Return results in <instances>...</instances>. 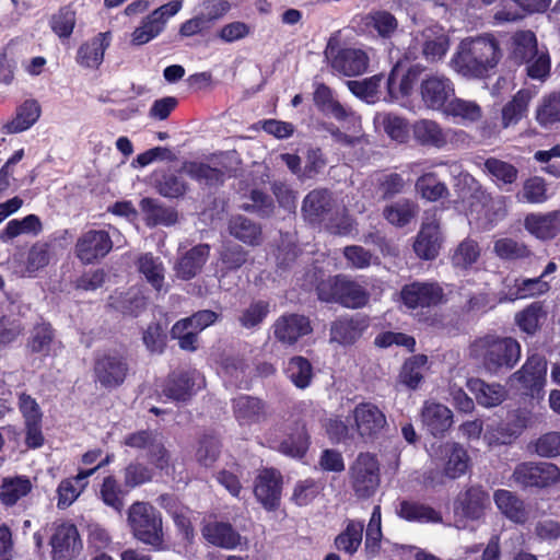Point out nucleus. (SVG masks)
<instances>
[{
  "label": "nucleus",
  "mask_w": 560,
  "mask_h": 560,
  "mask_svg": "<svg viewBox=\"0 0 560 560\" xmlns=\"http://www.w3.org/2000/svg\"><path fill=\"white\" fill-rule=\"evenodd\" d=\"M540 48L536 35L532 31H518L512 36V58L523 62L533 57Z\"/></svg>",
  "instance_id": "5fc2aeb1"
},
{
  "label": "nucleus",
  "mask_w": 560,
  "mask_h": 560,
  "mask_svg": "<svg viewBox=\"0 0 560 560\" xmlns=\"http://www.w3.org/2000/svg\"><path fill=\"white\" fill-rule=\"evenodd\" d=\"M365 25L384 38L390 37L398 27L396 18L387 11L372 12L365 18Z\"/></svg>",
  "instance_id": "69168bd1"
},
{
  "label": "nucleus",
  "mask_w": 560,
  "mask_h": 560,
  "mask_svg": "<svg viewBox=\"0 0 560 560\" xmlns=\"http://www.w3.org/2000/svg\"><path fill=\"white\" fill-rule=\"evenodd\" d=\"M49 545L52 560H78L83 549L77 526L69 522L54 526Z\"/></svg>",
  "instance_id": "f8f14e48"
},
{
  "label": "nucleus",
  "mask_w": 560,
  "mask_h": 560,
  "mask_svg": "<svg viewBox=\"0 0 560 560\" xmlns=\"http://www.w3.org/2000/svg\"><path fill=\"white\" fill-rule=\"evenodd\" d=\"M127 373V361L117 350L104 351L95 359L94 374L102 387L115 388L121 385Z\"/></svg>",
  "instance_id": "4468645a"
},
{
  "label": "nucleus",
  "mask_w": 560,
  "mask_h": 560,
  "mask_svg": "<svg viewBox=\"0 0 560 560\" xmlns=\"http://www.w3.org/2000/svg\"><path fill=\"white\" fill-rule=\"evenodd\" d=\"M480 257V247L478 243L471 238H465L455 248L452 255L453 266L460 269H468Z\"/></svg>",
  "instance_id": "13d9d810"
},
{
  "label": "nucleus",
  "mask_w": 560,
  "mask_h": 560,
  "mask_svg": "<svg viewBox=\"0 0 560 560\" xmlns=\"http://www.w3.org/2000/svg\"><path fill=\"white\" fill-rule=\"evenodd\" d=\"M501 57V49L494 36L483 34L464 38L451 59V66L463 77L481 79L498 66Z\"/></svg>",
  "instance_id": "f257e3e1"
},
{
  "label": "nucleus",
  "mask_w": 560,
  "mask_h": 560,
  "mask_svg": "<svg viewBox=\"0 0 560 560\" xmlns=\"http://www.w3.org/2000/svg\"><path fill=\"white\" fill-rule=\"evenodd\" d=\"M269 312L270 305L267 301H254L241 312L238 322L243 328H256L262 324Z\"/></svg>",
  "instance_id": "e2e57ef3"
},
{
  "label": "nucleus",
  "mask_w": 560,
  "mask_h": 560,
  "mask_svg": "<svg viewBox=\"0 0 560 560\" xmlns=\"http://www.w3.org/2000/svg\"><path fill=\"white\" fill-rule=\"evenodd\" d=\"M513 424L509 434H502L501 438L494 436L493 432L489 431L483 434V441L489 446L504 445L512 442L529 423L530 413L524 410H517L513 413Z\"/></svg>",
  "instance_id": "4d7b16f0"
},
{
  "label": "nucleus",
  "mask_w": 560,
  "mask_h": 560,
  "mask_svg": "<svg viewBox=\"0 0 560 560\" xmlns=\"http://www.w3.org/2000/svg\"><path fill=\"white\" fill-rule=\"evenodd\" d=\"M210 247L200 244L187 252L176 264V276L184 280L194 278L202 268L209 257Z\"/></svg>",
  "instance_id": "4c0bfd02"
},
{
  "label": "nucleus",
  "mask_w": 560,
  "mask_h": 560,
  "mask_svg": "<svg viewBox=\"0 0 560 560\" xmlns=\"http://www.w3.org/2000/svg\"><path fill=\"white\" fill-rule=\"evenodd\" d=\"M325 57L334 71L346 75L355 77L364 73L369 67L368 52L358 47H338L335 38H330L325 48Z\"/></svg>",
  "instance_id": "6e6552de"
},
{
  "label": "nucleus",
  "mask_w": 560,
  "mask_h": 560,
  "mask_svg": "<svg viewBox=\"0 0 560 560\" xmlns=\"http://www.w3.org/2000/svg\"><path fill=\"white\" fill-rule=\"evenodd\" d=\"M182 171L190 178L206 185H214L222 182L223 173L201 162H185Z\"/></svg>",
  "instance_id": "6e6d98bb"
},
{
  "label": "nucleus",
  "mask_w": 560,
  "mask_h": 560,
  "mask_svg": "<svg viewBox=\"0 0 560 560\" xmlns=\"http://www.w3.org/2000/svg\"><path fill=\"white\" fill-rule=\"evenodd\" d=\"M141 209L147 214L149 224L171 225L176 222V213L171 208L162 207L156 200L144 198L141 201Z\"/></svg>",
  "instance_id": "680f3d73"
},
{
  "label": "nucleus",
  "mask_w": 560,
  "mask_h": 560,
  "mask_svg": "<svg viewBox=\"0 0 560 560\" xmlns=\"http://www.w3.org/2000/svg\"><path fill=\"white\" fill-rule=\"evenodd\" d=\"M229 231L232 236L247 245H258L261 237L260 228L243 215L230 220Z\"/></svg>",
  "instance_id": "3c124183"
},
{
  "label": "nucleus",
  "mask_w": 560,
  "mask_h": 560,
  "mask_svg": "<svg viewBox=\"0 0 560 560\" xmlns=\"http://www.w3.org/2000/svg\"><path fill=\"white\" fill-rule=\"evenodd\" d=\"M509 291L499 298V302L515 301L518 299L534 298L546 293L550 285L542 277L537 278H517L513 280V284L505 282Z\"/></svg>",
  "instance_id": "473e14b6"
},
{
  "label": "nucleus",
  "mask_w": 560,
  "mask_h": 560,
  "mask_svg": "<svg viewBox=\"0 0 560 560\" xmlns=\"http://www.w3.org/2000/svg\"><path fill=\"white\" fill-rule=\"evenodd\" d=\"M332 207V198L326 189H315L306 195L302 205L304 218L310 223H319L324 215L330 211Z\"/></svg>",
  "instance_id": "f704fd0d"
},
{
  "label": "nucleus",
  "mask_w": 560,
  "mask_h": 560,
  "mask_svg": "<svg viewBox=\"0 0 560 560\" xmlns=\"http://www.w3.org/2000/svg\"><path fill=\"white\" fill-rule=\"evenodd\" d=\"M96 471V468L81 469L74 478L65 479L58 486V508L70 506L88 486V478Z\"/></svg>",
  "instance_id": "e433bc0d"
},
{
  "label": "nucleus",
  "mask_w": 560,
  "mask_h": 560,
  "mask_svg": "<svg viewBox=\"0 0 560 560\" xmlns=\"http://www.w3.org/2000/svg\"><path fill=\"white\" fill-rule=\"evenodd\" d=\"M532 94L527 90H520L514 97L506 103L501 112V125L506 129L516 125L527 113Z\"/></svg>",
  "instance_id": "a18cd8bd"
},
{
  "label": "nucleus",
  "mask_w": 560,
  "mask_h": 560,
  "mask_svg": "<svg viewBox=\"0 0 560 560\" xmlns=\"http://www.w3.org/2000/svg\"><path fill=\"white\" fill-rule=\"evenodd\" d=\"M428 370V358L424 354H418L405 361L399 373L401 384L410 389L419 387Z\"/></svg>",
  "instance_id": "de8ad7c7"
},
{
  "label": "nucleus",
  "mask_w": 560,
  "mask_h": 560,
  "mask_svg": "<svg viewBox=\"0 0 560 560\" xmlns=\"http://www.w3.org/2000/svg\"><path fill=\"white\" fill-rule=\"evenodd\" d=\"M272 447L287 456L301 458L308 447V436L305 429L301 428L278 445H272Z\"/></svg>",
  "instance_id": "338daca9"
},
{
  "label": "nucleus",
  "mask_w": 560,
  "mask_h": 560,
  "mask_svg": "<svg viewBox=\"0 0 560 560\" xmlns=\"http://www.w3.org/2000/svg\"><path fill=\"white\" fill-rule=\"evenodd\" d=\"M126 494L127 490L122 489L114 477L104 478L100 490V497L104 504L120 513L125 505Z\"/></svg>",
  "instance_id": "052dcab7"
},
{
  "label": "nucleus",
  "mask_w": 560,
  "mask_h": 560,
  "mask_svg": "<svg viewBox=\"0 0 560 560\" xmlns=\"http://www.w3.org/2000/svg\"><path fill=\"white\" fill-rule=\"evenodd\" d=\"M128 524L133 536L155 549L163 545V527L160 513L149 503L135 502L128 510Z\"/></svg>",
  "instance_id": "39448f33"
},
{
  "label": "nucleus",
  "mask_w": 560,
  "mask_h": 560,
  "mask_svg": "<svg viewBox=\"0 0 560 560\" xmlns=\"http://www.w3.org/2000/svg\"><path fill=\"white\" fill-rule=\"evenodd\" d=\"M415 140L425 147L442 149L448 143H464L468 136L463 130L444 129L431 119H419L412 125Z\"/></svg>",
  "instance_id": "9b49d317"
},
{
  "label": "nucleus",
  "mask_w": 560,
  "mask_h": 560,
  "mask_svg": "<svg viewBox=\"0 0 560 560\" xmlns=\"http://www.w3.org/2000/svg\"><path fill=\"white\" fill-rule=\"evenodd\" d=\"M42 115V106L34 98L25 100L14 113V116L1 127L4 135L20 133L32 128Z\"/></svg>",
  "instance_id": "c85d7f7f"
},
{
  "label": "nucleus",
  "mask_w": 560,
  "mask_h": 560,
  "mask_svg": "<svg viewBox=\"0 0 560 560\" xmlns=\"http://www.w3.org/2000/svg\"><path fill=\"white\" fill-rule=\"evenodd\" d=\"M352 428L363 439L376 436L386 425V417L374 404L361 402L352 411Z\"/></svg>",
  "instance_id": "aec40b11"
},
{
  "label": "nucleus",
  "mask_w": 560,
  "mask_h": 560,
  "mask_svg": "<svg viewBox=\"0 0 560 560\" xmlns=\"http://www.w3.org/2000/svg\"><path fill=\"white\" fill-rule=\"evenodd\" d=\"M351 486L357 497L370 498L380 486V465L369 453L360 454L350 467Z\"/></svg>",
  "instance_id": "1a4fd4ad"
},
{
  "label": "nucleus",
  "mask_w": 560,
  "mask_h": 560,
  "mask_svg": "<svg viewBox=\"0 0 560 560\" xmlns=\"http://www.w3.org/2000/svg\"><path fill=\"white\" fill-rule=\"evenodd\" d=\"M314 101L324 113L331 115L339 121H345L348 129L352 130V135H347L337 128H329L328 130L337 143L353 147L364 141L365 136L362 131L360 117L336 101L328 86L318 84L314 93Z\"/></svg>",
  "instance_id": "7ed1b4c3"
},
{
  "label": "nucleus",
  "mask_w": 560,
  "mask_h": 560,
  "mask_svg": "<svg viewBox=\"0 0 560 560\" xmlns=\"http://www.w3.org/2000/svg\"><path fill=\"white\" fill-rule=\"evenodd\" d=\"M113 248V241L104 230H89L75 243V256L83 264H94L104 258Z\"/></svg>",
  "instance_id": "a211bd4d"
},
{
  "label": "nucleus",
  "mask_w": 560,
  "mask_h": 560,
  "mask_svg": "<svg viewBox=\"0 0 560 560\" xmlns=\"http://www.w3.org/2000/svg\"><path fill=\"white\" fill-rule=\"evenodd\" d=\"M28 347L32 352L48 357L56 355L61 346L55 339L50 325L43 323L34 327Z\"/></svg>",
  "instance_id": "ea45409f"
},
{
  "label": "nucleus",
  "mask_w": 560,
  "mask_h": 560,
  "mask_svg": "<svg viewBox=\"0 0 560 560\" xmlns=\"http://www.w3.org/2000/svg\"><path fill=\"white\" fill-rule=\"evenodd\" d=\"M112 42L109 32L98 33L84 42L77 51V62L88 69H97L103 60L106 49Z\"/></svg>",
  "instance_id": "cd10ccee"
},
{
  "label": "nucleus",
  "mask_w": 560,
  "mask_h": 560,
  "mask_svg": "<svg viewBox=\"0 0 560 560\" xmlns=\"http://www.w3.org/2000/svg\"><path fill=\"white\" fill-rule=\"evenodd\" d=\"M183 8V0H173L156 8L131 34V43L141 46L158 37L165 28L167 21Z\"/></svg>",
  "instance_id": "9d476101"
},
{
  "label": "nucleus",
  "mask_w": 560,
  "mask_h": 560,
  "mask_svg": "<svg viewBox=\"0 0 560 560\" xmlns=\"http://www.w3.org/2000/svg\"><path fill=\"white\" fill-rule=\"evenodd\" d=\"M422 427L433 436H443L453 424L452 410L435 400H425L420 409Z\"/></svg>",
  "instance_id": "4be33fe9"
},
{
  "label": "nucleus",
  "mask_w": 560,
  "mask_h": 560,
  "mask_svg": "<svg viewBox=\"0 0 560 560\" xmlns=\"http://www.w3.org/2000/svg\"><path fill=\"white\" fill-rule=\"evenodd\" d=\"M233 409L236 420L241 425H247L259 421L264 413V406L257 398L240 396L234 399Z\"/></svg>",
  "instance_id": "09e8293b"
},
{
  "label": "nucleus",
  "mask_w": 560,
  "mask_h": 560,
  "mask_svg": "<svg viewBox=\"0 0 560 560\" xmlns=\"http://www.w3.org/2000/svg\"><path fill=\"white\" fill-rule=\"evenodd\" d=\"M430 457L432 459H445L443 474L451 479H457L464 476L470 466V458L467 451L456 442L433 444L431 446Z\"/></svg>",
  "instance_id": "dca6fc26"
},
{
  "label": "nucleus",
  "mask_w": 560,
  "mask_h": 560,
  "mask_svg": "<svg viewBox=\"0 0 560 560\" xmlns=\"http://www.w3.org/2000/svg\"><path fill=\"white\" fill-rule=\"evenodd\" d=\"M513 479L522 487L548 488L560 482V468L547 462L521 463L514 469Z\"/></svg>",
  "instance_id": "ddd939ff"
},
{
  "label": "nucleus",
  "mask_w": 560,
  "mask_h": 560,
  "mask_svg": "<svg viewBox=\"0 0 560 560\" xmlns=\"http://www.w3.org/2000/svg\"><path fill=\"white\" fill-rule=\"evenodd\" d=\"M284 372L289 380L301 389L308 387L313 377L311 362L300 355L293 357L288 361Z\"/></svg>",
  "instance_id": "864d4df0"
},
{
  "label": "nucleus",
  "mask_w": 560,
  "mask_h": 560,
  "mask_svg": "<svg viewBox=\"0 0 560 560\" xmlns=\"http://www.w3.org/2000/svg\"><path fill=\"white\" fill-rule=\"evenodd\" d=\"M32 482L27 477H4L0 485V501L5 506H13L19 500L32 491Z\"/></svg>",
  "instance_id": "79ce46f5"
},
{
  "label": "nucleus",
  "mask_w": 560,
  "mask_h": 560,
  "mask_svg": "<svg viewBox=\"0 0 560 560\" xmlns=\"http://www.w3.org/2000/svg\"><path fill=\"white\" fill-rule=\"evenodd\" d=\"M415 40L421 46L422 54L429 61L442 59L448 48L450 38L445 30L438 24H430L415 35Z\"/></svg>",
  "instance_id": "b1692460"
},
{
  "label": "nucleus",
  "mask_w": 560,
  "mask_h": 560,
  "mask_svg": "<svg viewBox=\"0 0 560 560\" xmlns=\"http://www.w3.org/2000/svg\"><path fill=\"white\" fill-rule=\"evenodd\" d=\"M368 326L364 317L339 318L331 324L330 341L343 346L351 345L362 336Z\"/></svg>",
  "instance_id": "2f4dec72"
},
{
  "label": "nucleus",
  "mask_w": 560,
  "mask_h": 560,
  "mask_svg": "<svg viewBox=\"0 0 560 560\" xmlns=\"http://www.w3.org/2000/svg\"><path fill=\"white\" fill-rule=\"evenodd\" d=\"M376 131L383 130L392 140L402 143L408 139L409 128L407 121L392 113H377L373 118Z\"/></svg>",
  "instance_id": "58836bf2"
},
{
  "label": "nucleus",
  "mask_w": 560,
  "mask_h": 560,
  "mask_svg": "<svg viewBox=\"0 0 560 560\" xmlns=\"http://www.w3.org/2000/svg\"><path fill=\"white\" fill-rule=\"evenodd\" d=\"M137 266L147 282L150 283L155 291L161 292L165 280V269L161 259L147 253L139 257Z\"/></svg>",
  "instance_id": "49530a36"
},
{
  "label": "nucleus",
  "mask_w": 560,
  "mask_h": 560,
  "mask_svg": "<svg viewBox=\"0 0 560 560\" xmlns=\"http://www.w3.org/2000/svg\"><path fill=\"white\" fill-rule=\"evenodd\" d=\"M254 493L267 510L278 506L281 494V475L276 469H264L256 478Z\"/></svg>",
  "instance_id": "bb28decb"
},
{
  "label": "nucleus",
  "mask_w": 560,
  "mask_h": 560,
  "mask_svg": "<svg viewBox=\"0 0 560 560\" xmlns=\"http://www.w3.org/2000/svg\"><path fill=\"white\" fill-rule=\"evenodd\" d=\"M441 243L440 220L435 212L427 213L413 249L420 258L431 260L439 255Z\"/></svg>",
  "instance_id": "412c9836"
},
{
  "label": "nucleus",
  "mask_w": 560,
  "mask_h": 560,
  "mask_svg": "<svg viewBox=\"0 0 560 560\" xmlns=\"http://www.w3.org/2000/svg\"><path fill=\"white\" fill-rule=\"evenodd\" d=\"M443 114L467 125L478 121L482 116V109L475 101L458 98L454 95Z\"/></svg>",
  "instance_id": "37998d69"
},
{
  "label": "nucleus",
  "mask_w": 560,
  "mask_h": 560,
  "mask_svg": "<svg viewBox=\"0 0 560 560\" xmlns=\"http://www.w3.org/2000/svg\"><path fill=\"white\" fill-rule=\"evenodd\" d=\"M202 535L210 544L224 549H234L241 544V535L229 523H208Z\"/></svg>",
  "instance_id": "c9c22d12"
},
{
  "label": "nucleus",
  "mask_w": 560,
  "mask_h": 560,
  "mask_svg": "<svg viewBox=\"0 0 560 560\" xmlns=\"http://www.w3.org/2000/svg\"><path fill=\"white\" fill-rule=\"evenodd\" d=\"M525 229L537 238L553 237L560 230V211L532 213L525 218Z\"/></svg>",
  "instance_id": "72a5a7b5"
},
{
  "label": "nucleus",
  "mask_w": 560,
  "mask_h": 560,
  "mask_svg": "<svg viewBox=\"0 0 560 560\" xmlns=\"http://www.w3.org/2000/svg\"><path fill=\"white\" fill-rule=\"evenodd\" d=\"M448 171L454 177L457 188L460 190L468 188L475 191L472 198L476 199V201L470 202L468 212L470 220H475L477 224L483 229L490 228L494 221L490 214V205L492 202L490 196L478 186L476 179L469 173L465 172L459 163H451Z\"/></svg>",
  "instance_id": "0eeeda50"
},
{
  "label": "nucleus",
  "mask_w": 560,
  "mask_h": 560,
  "mask_svg": "<svg viewBox=\"0 0 560 560\" xmlns=\"http://www.w3.org/2000/svg\"><path fill=\"white\" fill-rule=\"evenodd\" d=\"M364 522L359 520H347L345 528L336 537V548L347 555H354L362 545Z\"/></svg>",
  "instance_id": "a19ab883"
},
{
  "label": "nucleus",
  "mask_w": 560,
  "mask_h": 560,
  "mask_svg": "<svg viewBox=\"0 0 560 560\" xmlns=\"http://www.w3.org/2000/svg\"><path fill=\"white\" fill-rule=\"evenodd\" d=\"M422 71L423 68L420 65L411 66L407 70H404L400 65L395 66L387 78L389 100L399 101L409 96Z\"/></svg>",
  "instance_id": "a878e982"
},
{
  "label": "nucleus",
  "mask_w": 560,
  "mask_h": 560,
  "mask_svg": "<svg viewBox=\"0 0 560 560\" xmlns=\"http://www.w3.org/2000/svg\"><path fill=\"white\" fill-rule=\"evenodd\" d=\"M545 317V312L539 303H532L515 316V322L520 329L528 335H533L539 328L540 320Z\"/></svg>",
  "instance_id": "774afa93"
},
{
  "label": "nucleus",
  "mask_w": 560,
  "mask_h": 560,
  "mask_svg": "<svg viewBox=\"0 0 560 560\" xmlns=\"http://www.w3.org/2000/svg\"><path fill=\"white\" fill-rule=\"evenodd\" d=\"M42 230L40 219L36 214H28L23 219L10 220L0 231V240L9 242L20 235H38Z\"/></svg>",
  "instance_id": "c03bdc74"
},
{
  "label": "nucleus",
  "mask_w": 560,
  "mask_h": 560,
  "mask_svg": "<svg viewBox=\"0 0 560 560\" xmlns=\"http://www.w3.org/2000/svg\"><path fill=\"white\" fill-rule=\"evenodd\" d=\"M536 120L545 128L560 122V91L551 92L541 97L536 108Z\"/></svg>",
  "instance_id": "8fccbe9b"
},
{
  "label": "nucleus",
  "mask_w": 560,
  "mask_h": 560,
  "mask_svg": "<svg viewBox=\"0 0 560 560\" xmlns=\"http://www.w3.org/2000/svg\"><path fill=\"white\" fill-rule=\"evenodd\" d=\"M203 385V376L197 370H190L179 374H173L165 385L163 393L172 400L185 401Z\"/></svg>",
  "instance_id": "393cba45"
},
{
  "label": "nucleus",
  "mask_w": 560,
  "mask_h": 560,
  "mask_svg": "<svg viewBox=\"0 0 560 560\" xmlns=\"http://www.w3.org/2000/svg\"><path fill=\"white\" fill-rule=\"evenodd\" d=\"M490 506V497L481 486H469L460 491L454 500V524L458 529H466L470 522L481 520Z\"/></svg>",
  "instance_id": "423d86ee"
},
{
  "label": "nucleus",
  "mask_w": 560,
  "mask_h": 560,
  "mask_svg": "<svg viewBox=\"0 0 560 560\" xmlns=\"http://www.w3.org/2000/svg\"><path fill=\"white\" fill-rule=\"evenodd\" d=\"M466 385L475 396L477 404L485 408L497 407L508 397V390L499 383H486L481 378H469Z\"/></svg>",
  "instance_id": "7c9ffc66"
},
{
  "label": "nucleus",
  "mask_w": 560,
  "mask_h": 560,
  "mask_svg": "<svg viewBox=\"0 0 560 560\" xmlns=\"http://www.w3.org/2000/svg\"><path fill=\"white\" fill-rule=\"evenodd\" d=\"M397 513L409 522L440 523L442 521L441 514L431 506L409 501H402Z\"/></svg>",
  "instance_id": "603ef678"
},
{
  "label": "nucleus",
  "mask_w": 560,
  "mask_h": 560,
  "mask_svg": "<svg viewBox=\"0 0 560 560\" xmlns=\"http://www.w3.org/2000/svg\"><path fill=\"white\" fill-rule=\"evenodd\" d=\"M317 293L322 301L336 302L349 308L363 307L370 300L368 290L346 276H336L322 281L317 287Z\"/></svg>",
  "instance_id": "20e7f679"
},
{
  "label": "nucleus",
  "mask_w": 560,
  "mask_h": 560,
  "mask_svg": "<svg viewBox=\"0 0 560 560\" xmlns=\"http://www.w3.org/2000/svg\"><path fill=\"white\" fill-rule=\"evenodd\" d=\"M404 304L411 310L435 306L443 302V290L436 283L413 282L401 290Z\"/></svg>",
  "instance_id": "5701e85b"
},
{
  "label": "nucleus",
  "mask_w": 560,
  "mask_h": 560,
  "mask_svg": "<svg viewBox=\"0 0 560 560\" xmlns=\"http://www.w3.org/2000/svg\"><path fill=\"white\" fill-rule=\"evenodd\" d=\"M483 170L498 185L514 183L518 173L514 165L495 158L487 159L483 163Z\"/></svg>",
  "instance_id": "bf43d9fd"
},
{
  "label": "nucleus",
  "mask_w": 560,
  "mask_h": 560,
  "mask_svg": "<svg viewBox=\"0 0 560 560\" xmlns=\"http://www.w3.org/2000/svg\"><path fill=\"white\" fill-rule=\"evenodd\" d=\"M275 339L284 347H292L313 331L307 316L287 313L279 316L271 326Z\"/></svg>",
  "instance_id": "f3484780"
},
{
  "label": "nucleus",
  "mask_w": 560,
  "mask_h": 560,
  "mask_svg": "<svg viewBox=\"0 0 560 560\" xmlns=\"http://www.w3.org/2000/svg\"><path fill=\"white\" fill-rule=\"evenodd\" d=\"M468 353L487 373L498 375L517 364L521 359V345L512 337L487 334L469 345Z\"/></svg>",
  "instance_id": "f03ea898"
},
{
  "label": "nucleus",
  "mask_w": 560,
  "mask_h": 560,
  "mask_svg": "<svg viewBox=\"0 0 560 560\" xmlns=\"http://www.w3.org/2000/svg\"><path fill=\"white\" fill-rule=\"evenodd\" d=\"M547 361L539 354L529 355L522 368L514 372L511 381L517 382L532 396L539 394L547 382Z\"/></svg>",
  "instance_id": "6ab92c4d"
},
{
  "label": "nucleus",
  "mask_w": 560,
  "mask_h": 560,
  "mask_svg": "<svg viewBox=\"0 0 560 560\" xmlns=\"http://www.w3.org/2000/svg\"><path fill=\"white\" fill-rule=\"evenodd\" d=\"M420 94L428 108L443 113L455 95V89L451 79L444 74L434 73L422 79Z\"/></svg>",
  "instance_id": "2eb2a0df"
},
{
  "label": "nucleus",
  "mask_w": 560,
  "mask_h": 560,
  "mask_svg": "<svg viewBox=\"0 0 560 560\" xmlns=\"http://www.w3.org/2000/svg\"><path fill=\"white\" fill-rule=\"evenodd\" d=\"M417 191L429 201H436L447 195V187L433 173L420 176L416 183Z\"/></svg>",
  "instance_id": "0e129e2a"
},
{
  "label": "nucleus",
  "mask_w": 560,
  "mask_h": 560,
  "mask_svg": "<svg viewBox=\"0 0 560 560\" xmlns=\"http://www.w3.org/2000/svg\"><path fill=\"white\" fill-rule=\"evenodd\" d=\"M493 501L500 513L511 522L524 524L528 521L529 514L525 503L514 492L506 489H498L493 493Z\"/></svg>",
  "instance_id": "c756f323"
}]
</instances>
